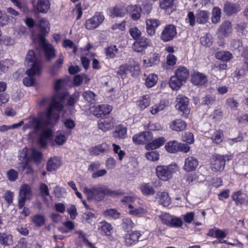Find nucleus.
<instances>
[{
    "instance_id": "nucleus-39",
    "label": "nucleus",
    "mask_w": 248,
    "mask_h": 248,
    "mask_svg": "<svg viewBox=\"0 0 248 248\" xmlns=\"http://www.w3.org/2000/svg\"><path fill=\"white\" fill-rule=\"evenodd\" d=\"M183 82L182 80H180V78L175 75H174L170 78L169 85L173 90L177 91L181 87Z\"/></svg>"
},
{
    "instance_id": "nucleus-1",
    "label": "nucleus",
    "mask_w": 248,
    "mask_h": 248,
    "mask_svg": "<svg viewBox=\"0 0 248 248\" xmlns=\"http://www.w3.org/2000/svg\"><path fill=\"white\" fill-rule=\"evenodd\" d=\"M63 81L60 79L56 81L55 93L51 98V102L44 115L39 114L37 117L30 116L26 119L27 123L23 127L24 130L33 129L35 132L43 130L38 138V143L41 147H46L48 140L52 135V131L46 128L52 124V119L55 122H57L60 117L59 112L64 108L63 102L67 94L66 92L60 91Z\"/></svg>"
},
{
    "instance_id": "nucleus-36",
    "label": "nucleus",
    "mask_w": 248,
    "mask_h": 248,
    "mask_svg": "<svg viewBox=\"0 0 248 248\" xmlns=\"http://www.w3.org/2000/svg\"><path fill=\"white\" fill-rule=\"evenodd\" d=\"M71 134V131L70 130H67L64 133L58 132L55 136L54 141L57 145H62L66 141L67 137Z\"/></svg>"
},
{
    "instance_id": "nucleus-53",
    "label": "nucleus",
    "mask_w": 248,
    "mask_h": 248,
    "mask_svg": "<svg viewBox=\"0 0 248 248\" xmlns=\"http://www.w3.org/2000/svg\"><path fill=\"white\" fill-rule=\"evenodd\" d=\"M221 10L218 7H214L212 11V21L214 23L218 22L220 19Z\"/></svg>"
},
{
    "instance_id": "nucleus-19",
    "label": "nucleus",
    "mask_w": 248,
    "mask_h": 248,
    "mask_svg": "<svg viewBox=\"0 0 248 248\" xmlns=\"http://www.w3.org/2000/svg\"><path fill=\"white\" fill-rule=\"evenodd\" d=\"M141 234L139 231H131L125 234L124 240L127 246H131L135 245L139 242L140 237Z\"/></svg>"
},
{
    "instance_id": "nucleus-60",
    "label": "nucleus",
    "mask_w": 248,
    "mask_h": 248,
    "mask_svg": "<svg viewBox=\"0 0 248 248\" xmlns=\"http://www.w3.org/2000/svg\"><path fill=\"white\" fill-rule=\"evenodd\" d=\"M62 46L64 47H69L73 48V52L76 54L77 52V46L74 42L69 39H65L62 42Z\"/></svg>"
},
{
    "instance_id": "nucleus-37",
    "label": "nucleus",
    "mask_w": 248,
    "mask_h": 248,
    "mask_svg": "<svg viewBox=\"0 0 248 248\" xmlns=\"http://www.w3.org/2000/svg\"><path fill=\"white\" fill-rule=\"evenodd\" d=\"M50 8V3L48 0H38L36 9L38 12L46 13Z\"/></svg>"
},
{
    "instance_id": "nucleus-31",
    "label": "nucleus",
    "mask_w": 248,
    "mask_h": 248,
    "mask_svg": "<svg viewBox=\"0 0 248 248\" xmlns=\"http://www.w3.org/2000/svg\"><path fill=\"white\" fill-rule=\"evenodd\" d=\"M240 11V6L238 4L227 2L224 4V12L227 15H231Z\"/></svg>"
},
{
    "instance_id": "nucleus-2",
    "label": "nucleus",
    "mask_w": 248,
    "mask_h": 248,
    "mask_svg": "<svg viewBox=\"0 0 248 248\" xmlns=\"http://www.w3.org/2000/svg\"><path fill=\"white\" fill-rule=\"evenodd\" d=\"M84 192L89 199H94L97 201L102 200L106 195L114 196L120 194L118 191H112L103 185L97 186L92 189L85 187Z\"/></svg>"
},
{
    "instance_id": "nucleus-49",
    "label": "nucleus",
    "mask_w": 248,
    "mask_h": 248,
    "mask_svg": "<svg viewBox=\"0 0 248 248\" xmlns=\"http://www.w3.org/2000/svg\"><path fill=\"white\" fill-rule=\"evenodd\" d=\"M118 52V49L116 45H110L105 49V54L108 58L113 59Z\"/></svg>"
},
{
    "instance_id": "nucleus-51",
    "label": "nucleus",
    "mask_w": 248,
    "mask_h": 248,
    "mask_svg": "<svg viewBox=\"0 0 248 248\" xmlns=\"http://www.w3.org/2000/svg\"><path fill=\"white\" fill-rule=\"evenodd\" d=\"M122 226L124 230L128 232L133 228L134 223L132 221L131 218H124Z\"/></svg>"
},
{
    "instance_id": "nucleus-16",
    "label": "nucleus",
    "mask_w": 248,
    "mask_h": 248,
    "mask_svg": "<svg viewBox=\"0 0 248 248\" xmlns=\"http://www.w3.org/2000/svg\"><path fill=\"white\" fill-rule=\"evenodd\" d=\"M207 81V76L202 73L194 72L191 76V82L196 86H203Z\"/></svg>"
},
{
    "instance_id": "nucleus-21",
    "label": "nucleus",
    "mask_w": 248,
    "mask_h": 248,
    "mask_svg": "<svg viewBox=\"0 0 248 248\" xmlns=\"http://www.w3.org/2000/svg\"><path fill=\"white\" fill-rule=\"evenodd\" d=\"M146 30L151 36L155 34L156 28L160 25V21L156 19H148L146 21Z\"/></svg>"
},
{
    "instance_id": "nucleus-62",
    "label": "nucleus",
    "mask_w": 248,
    "mask_h": 248,
    "mask_svg": "<svg viewBox=\"0 0 248 248\" xmlns=\"http://www.w3.org/2000/svg\"><path fill=\"white\" fill-rule=\"evenodd\" d=\"M183 141L186 142L188 144H191L194 142V136L192 133L186 132L182 137Z\"/></svg>"
},
{
    "instance_id": "nucleus-6",
    "label": "nucleus",
    "mask_w": 248,
    "mask_h": 248,
    "mask_svg": "<svg viewBox=\"0 0 248 248\" xmlns=\"http://www.w3.org/2000/svg\"><path fill=\"white\" fill-rule=\"evenodd\" d=\"M40 64L38 62H35L33 67L26 72L28 75L27 77L23 78V83L26 86H31L33 85L35 82V78L34 76L35 75H39L41 72Z\"/></svg>"
},
{
    "instance_id": "nucleus-13",
    "label": "nucleus",
    "mask_w": 248,
    "mask_h": 248,
    "mask_svg": "<svg viewBox=\"0 0 248 248\" xmlns=\"http://www.w3.org/2000/svg\"><path fill=\"white\" fill-rule=\"evenodd\" d=\"M151 45V42L150 40L145 37H142L134 42L132 45V48L135 52H141Z\"/></svg>"
},
{
    "instance_id": "nucleus-64",
    "label": "nucleus",
    "mask_w": 248,
    "mask_h": 248,
    "mask_svg": "<svg viewBox=\"0 0 248 248\" xmlns=\"http://www.w3.org/2000/svg\"><path fill=\"white\" fill-rule=\"evenodd\" d=\"M226 104L232 109H235L238 106V102L233 97H230L227 99Z\"/></svg>"
},
{
    "instance_id": "nucleus-10",
    "label": "nucleus",
    "mask_w": 248,
    "mask_h": 248,
    "mask_svg": "<svg viewBox=\"0 0 248 248\" xmlns=\"http://www.w3.org/2000/svg\"><path fill=\"white\" fill-rule=\"evenodd\" d=\"M104 16L101 13L97 12L95 15L86 20L85 26L88 30H93L98 27L104 21Z\"/></svg>"
},
{
    "instance_id": "nucleus-54",
    "label": "nucleus",
    "mask_w": 248,
    "mask_h": 248,
    "mask_svg": "<svg viewBox=\"0 0 248 248\" xmlns=\"http://www.w3.org/2000/svg\"><path fill=\"white\" fill-rule=\"evenodd\" d=\"M31 156L32 159L37 163L41 161L42 154L38 150L32 149L31 150Z\"/></svg>"
},
{
    "instance_id": "nucleus-17",
    "label": "nucleus",
    "mask_w": 248,
    "mask_h": 248,
    "mask_svg": "<svg viewBox=\"0 0 248 248\" xmlns=\"http://www.w3.org/2000/svg\"><path fill=\"white\" fill-rule=\"evenodd\" d=\"M231 198L237 206H241L248 202L247 194L243 193L241 190L233 192Z\"/></svg>"
},
{
    "instance_id": "nucleus-22",
    "label": "nucleus",
    "mask_w": 248,
    "mask_h": 248,
    "mask_svg": "<svg viewBox=\"0 0 248 248\" xmlns=\"http://www.w3.org/2000/svg\"><path fill=\"white\" fill-rule=\"evenodd\" d=\"M198 166L197 159L193 156H188L185 159L183 169L187 172L194 171Z\"/></svg>"
},
{
    "instance_id": "nucleus-5",
    "label": "nucleus",
    "mask_w": 248,
    "mask_h": 248,
    "mask_svg": "<svg viewBox=\"0 0 248 248\" xmlns=\"http://www.w3.org/2000/svg\"><path fill=\"white\" fill-rule=\"evenodd\" d=\"M175 107L177 110L182 113L181 115L184 117L188 118L190 112L188 98L182 94H179L176 98Z\"/></svg>"
},
{
    "instance_id": "nucleus-7",
    "label": "nucleus",
    "mask_w": 248,
    "mask_h": 248,
    "mask_svg": "<svg viewBox=\"0 0 248 248\" xmlns=\"http://www.w3.org/2000/svg\"><path fill=\"white\" fill-rule=\"evenodd\" d=\"M38 43L44 51L45 55L48 61L55 57V50L53 46L46 42L45 37H40V40Z\"/></svg>"
},
{
    "instance_id": "nucleus-14",
    "label": "nucleus",
    "mask_w": 248,
    "mask_h": 248,
    "mask_svg": "<svg viewBox=\"0 0 248 248\" xmlns=\"http://www.w3.org/2000/svg\"><path fill=\"white\" fill-rule=\"evenodd\" d=\"M153 138V134L151 132L144 131L135 135L132 140L136 144H144L150 141Z\"/></svg>"
},
{
    "instance_id": "nucleus-48",
    "label": "nucleus",
    "mask_w": 248,
    "mask_h": 248,
    "mask_svg": "<svg viewBox=\"0 0 248 248\" xmlns=\"http://www.w3.org/2000/svg\"><path fill=\"white\" fill-rule=\"evenodd\" d=\"M26 61L28 63L31 62V67H33L35 62H38L40 64V69H41V62L36 59L35 53L33 50H30L28 51L26 56Z\"/></svg>"
},
{
    "instance_id": "nucleus-35",
    "label": "nucleus",
    "mask_w": 248,
    "mask_h": 248,
    "mask_svg": "<svg viewBox=\"0 0 248 248\" xmlns=\"http://www.w3.org/2000/svg\"><path fill=\"white\" fill-rule=\"evenodd\" d=\"M13 235L8 232H0V244L4 246L11 245L13 242Z\"/></svg>"
},
{
    "instance_id": "nucleus-25",
    "label": "nucleus",
    "mask_w": 248,
    "mask_h": 248,
    "mask_svg": "<svg viewBox=\"0 0 248 248\" xmlns=\"http://www.w3.org/2000/svg\"><path fill=\"white\" fill-rule=\"evenodd\" d=\"M162 223L170 227L177 228L183 224L181 218H160Z\"/></svg>"
},
{
    "instance_id": "nucleus-26",
    "label": "nucleus",
    "mask_w": 248,
    "mask_h": 248,
    "mask_svg": "<svg viewBox=\"0 0 248 248\" xmlns=\"http://www.w3.org/2000/svg\"><path fill=\"white\" fill-rule=\"evenodd\" d=\"M127 13V8L123 6L116 5L109 9L110 16L111 17H123Z\"/></svg>"
},
{
    "instance_id": "nucleus-30",
    "label": "nucleus",
    "mask_w": 248,
    "mask_h": 248,
    "mask_svg": "<svg viewBox=\"0 0 248 248\" xmlns=\"http://www.w3.org/2000/svg\"><path fill=\"white\" fill-rule=\"evenodd\" d=\"M210 13L205 10H198L196 13V22L198 24L206 23L209 18Z\"/></svg>"
},
{
    "instance_id": "nucleus-44",
    "label": "nucleus",
    "mask_w": 248,
    "mask_h": 248,
    "mask_svg": "<svg viewBox=\"0 0 248 248\" xmlns=\"http://www.w3.org/2000/svg\"><path fill=\"white\" fill-rule=\"evenodd\" d=\"M179 143L176 140L170 141L165 145L166 150L169 153H175L179 152Z\"/></svg>"
},
{
    "instance_id": "nucleus-46",
    "label": "nucleus",
    "mask_w": 248,
    "mask_h": 248,
    "mask_svg": "<svg viewBox=\"0 0 248 248\" xmlns=\"http://www.w3.org/2000/svg\"><path fill=\"white\" fill-rule=\"evenodd\" d=\"M232 31V24L229 21H224L220 27V31L224 35H228Z\"/></svg>"
},
{
    "instance_id": "nucleus-27",
    "label": "nucleus",
    "mask_w": 248,
    "mask_h": 248,
    "mask_svg": "<svg viewBox=\"0 0 248 248\" xmlns=\"http://www.w3.org/2000/svg\"><path fill=\"white\" fill-rule=\"evenodd\" d=\"M127 12L130 14L131 18L134 20H138L141 16V8L137 5H131L127 7Z\"/></svg>"
},
{
    "instance_id": "nucleus-3",
    "label": "nucleus",
    "mask_w": 248,
    "mask_h": 248,
    "mask_svg": "<svg viewBox=\"0 0 248 248\" xmlns=\"http://www.w3.org/2000/svg\"><path fill=\"white\" fill-rule=\"evenodd\" d=\"M176 169L177 165L175 164L160 165L156 168V174L160 179L167 181L172 178V174L175 172Z\"/></svg>"
},
{
    "instance_id": "nucleus-61",
    "label": "nucleus",
    "mask_w": 248,
    "mask_h": 248,
    "mask_svg": "<svg viewBox=\"0 0 248 248\" xmlns=\"http://www.w3.org/2000/svg\"><path fill=\"white\" fill-rule=\"evenodd\" d=\"M147 159L151 161H156L159 159V154L156 151L148 152L145 154Z\"/></svg>"
},
{
    "instance_id": "nucleus-23",
    "label": "nucleus",
    "mask_w": 248,
    "mask_h": 248,
    "mask_svg": "<svg viewBox=\"0 0 248 248\" xmlns=\"http://www.w3.org/2000/svg\"><path fill=\"white\" fill-rule=\"evenodd\" d=\"M98 230L101 232V233L103 235L107 236L108 239L111 240L112 238L111 234L113 228L110 224L106 221H101L98 226Z\"/></svg>"
},
{
    "instance_id": "nucleus-43",
    "label": "nucleus",
    "mask_w": 248,
    "mask_h": 248,
    "mask_svg": "<svg viewBox=\"0 0 248 248\" xmlns=\"http://www.w3.org/2000/svg\"><path fill=\"white\" fill-rule=\"evenodd\" d=\"M139 107L144 109L148 107L150 103V97L149 95L146 94L141 96L139 100L137 102Z\"/></svg>"
},
{
    "instance_id": "nucleus-58",
    "label": "nucleus",
    "mask_w": 248,
    "mask_h": 248,
    "mask_svg": "<svg viewBox=\"0 0 248 248\" xmlns=\"http://www.w3.org/2000/svg\"><path fill=\"white\" fill-rule=\"evenodd\" d=\"M63 56L61 55L59 57V59L55 62L51 69V73L53 74H55L56 73L55 71V70L60 68L62 66L63 62Z\"/></svg>"
},
{
    "instance_id": "nucleus-34",
    "label": "nucleus",
    "mask_w": 248,
    "mask_h": 248,
    "mask_svg": "<svg viewBox=\"0 0 248 248\" xmlns=\"http://www.w3.org/2000/svg\"><path fill=\"white\" fill-rule=\"evenodd\" d=\"M60 165L61 160L59 158L51 157L47 161L46 169L48 171H52L56 170Z\"/></svg>"
},
{
    "instance_id": "nucleus-59",
    "label": "nucleus",
    "mask_w": 248,
    "mask_h": 248,
    "mask_svg": "<svg viewBox=\"0 0 248 248\" xmlns=\"http://www.w3.org/2000/svg\"><path fill=\"white\" fill-rule=\"evenodd\" d=\"M129 33L132 38L136 40L142 37L141 36V32L137 28H132L129 30Z\"/></svg>"
},
{
    "instance_id": "nucleus-4",
    "label": "nucleus",
    "mask_w": 248,
    "mask_h": 248,
    "mask_svg": "<svg viewBox=\"0 0 248 248\" xmlns=\"http://www.w3.org/2000/svg\"><path fill=\"white\" fill-rule=\"evenodd\" d=\"M140 71V66L135 62L131 64L125 63L120 66L117 74L118 76L124 79L129 73L132 76L138 75Z\"/></svg>"
},
{
    "instance_id": "nucleus-33",
    "label": "nucleus",
    "mask_w": 248,
    "mask_h": 248,
    "mask_svg": "<svg viewBox=\"0 0 248 248\" xmlns=\"http://www.w3.org/2000/svg\"><path fill=\"white\" fill-rule=\"evenodd\" d=\"M166 140L163 137H159L154 140L151 142L148 143L146 145L147 150H155L162 146Z\"/></svg>"
},
{
    "instance_id": "nucleus-42",
    "label": "nucleus",
    "mask_w": 248,
    "mask_h": 248,
    "mask_svg": "<svg viewBox=\"0 0 248 248\" xmlns=\"http://www.w3.org/2000/svg\"><path fill=\"white\" fill-rule=\"evenodd\" d=\"M126 127L122 125H119L116 128L113 137L115 138L124 139L126 137Z\"/></svg>"
},
{
    "instance_id": "nucleus-55",
    "label": "nucleus",
    "mask_w": 248,
    "mask_h": 248,
    "mask_svg": "<svg viewBox=\"0 0 248 248\" xmlns=\"http://www.w3.org/2000/svg\"><path fill=\"white\" fill-rule=\"evenodd\" d=\"M79 97V93L75 92L69 97L67 105L69 106L74 107L75 104L78 102Z\"/></svg>"
},
{
    "instance_id": "nucleus-40",
    "label": "nucleus",
    "mask_w": 248,
    "mask_h": 248,
    "mask_svg": "<svg viewBox=\"0 0 248 248\" xmlns=\"http://www.w3.org/2000/svg\"><path fill=\"white\" fill-rule=\"evenodd\" d=\"M216 58L223 62H228L232 59V54L228 51H220L215 54Z\"/></svg>"
},
{
    "instance_id": "nucleus-24",
    "label": "nucleus",
    "mask_w": 248,
    "mask_h": 248,
    "mask_svg": "<svg viewBox=\"0 0 248 248\" xmlns=\"http://www.w3.org/2000/svg\"><path fill=\"white\" fill-rule=\"evenodd\" d=\"M112 108L108 105H99L95 108L93 114L97 117H102L103 115L109 114L112 110Z\"/></svg>"
},
{
    "instance_id": "nucleus-11",
    "label": "nucleus",
    "mask_w": 248,
    "mask_h": 248,
    "mask_svg": "<svg viewBox=\"0 0 248 248\" xmlns=\"http://www.w3.org/2000/svg\"><path fill=\"white\" fill-rule=\"evenodd\" d=\"M31 195L30 186L27 184L22 185L20 187L18 196V206L20 209L24 206L26 201L29 199Z\"/></svg>"
},
{
    "instance_id": "nucleus-18",
    "label": "nucleus",
    "mask_w": 248,
    "mask_h": 248,
    "mask_svg": "<svg viewBox=\"0 0 248 248\" xmlns=\"http://www.w3.org/2000/svg\"><path fill=\"white\" fill-rule=\"evenodd\" d=\"M169 125L170 129L172 131L181 132L186 130L187 124L184 120L177 118L171 121Z\"/></svg>"
},
{
    "instance_id": "nucleus-47",
    "label": "nucleus",
    "mask_w": 248,
    "mask_h": 248,
    "mask_svg": "<svg viewBox=\"0 0 248 248\" xmlns=\"http://www.w3.org/2000/svg\"><path fill=\"white\" fill-rule=\"evenodd\" d=\"M157 80L158 77L156 75L150 74L145 79V85L148 88H151L155 85Z\"/></svg>"
},
{
    "instance_id": "nucleus-41",
    "label": "nucleus",
    "mask_w": 248,
    "mask_h": 248,
    "mask_svg": "<svg viewBox=\"0 0 248 248\" xmlns=\"http://www.w3.org/2000/svg\"><path fill=\"white\" fill-rule=\"evenodd\" d=\"M75 228L74 223L67 220L62 223V226L59 227V230L62 233H68L71 232Z\"/></svg>"
},
{
    "instance_id": "nucleus-45",
    "label": "nucleus",
    "mask_w": 248,
    "mask_h": 248,
    "mask_svg": "<svg viewBox=\"0 0 248 248\" xmlns=\"http://www.w3.org/2000/svg\"><path fill=\"white\" fill-rule=\"evenodd\" d=\"M166 107L164 101H161L158 104H155L150 108V111L153 115H155L163 110Z\"/></svg>"
},
{
    "instance_id": "nucleus-28",
    "label": "nucleus",
    "mask_w": 248,
    "mask_h": 248,
    "mask_svg": "<svg viewBox=\"0 0 248 248\" xmlns=\"http://www.w3.org/2000/svg\"><path fill=\"white\" fill-rule=\"evenodd\" d=\"M180 80L186 82L189 76L188 69L182 66H179L175 71V75Z\"/></svg>"
},
{
    "instance_id": "nucleus-52",
    "label": "nucleus",
    "mask_w": 248,
    "mask_h": 248,
    "mask_svg": "<svg viewBox=\"0 0 248 248\" xmlns=\"http://www.w3.org/2000/svg\"><path fill=\"white\" fill-rule=\"evenodd\" d=\"M174 0H160L159 5L161 9L167 11L173 6Z\"/></svg>"
},
{
    "instance_id": "nucleus-20",
    "label": "nucleus",
    "mask_w": 248,
    "mask_h": 248,
    "mask_svg": "<svg viewBox=\"0 0 248 248\" xmlns=\"http://www.w3.org/2000/svg\"><path fill=\"white\" fill-rule=\"evenodd\" d=\"M158 202L164 207L169 206L171 203V198L169 193L166 191L158 192L156 196Z\"/></svg>"
},
{
    "instance_id": "nucleus-63",
    "label": "nucleus",
    "mask_w": 248,
    "mask_h": 248,
    "mask_svg": "<svg viewBox=\"0 0 248 248\" xmlns=\"http://www.w3.org/2000/svg\"><path fill=\"white\" fill-rule=\"evenodd\" d=\"M95 96V94L90 91L85 92L83 93V97L84 99L89 102H91L93 100Z\"/></svg>"
},
{
    "instance_id": "nucleus-9",
    "label": "nucleus",
    "mask_w": 248,
    "mask_h": 248,
    "mask_svg": "<svg viewBox=\"0 0 248 248\" xmlns=\"http://www.w3.org/2000/svg\"><path fill=\"white\" fill-rule=\"evenodd\" d=\"M176 27L172 24L167 25L161 34V39L165 42L171 41L176 35Z\"/></svg>"
},
{
    "instance_id": "nucleus-38",
    "label": "nucleus",
    "mask_w": 248,
    "mask_h": 248,
    "mask_svg": "<svg viewBox=\"0 0 248 248\" xmlns=\"http://www.w3.org/2000/svg\"><path fill=\"white\" fill-rule=\"evenodd\" d=\"M224 137V133L222 130H215L211 136V139L213 143L219 144L223 141Z\"/></svg>"
},
{
    "instance_id": "nucleus-57",
    "label": "nucleus",
    "mask_w": 248,
    "mask_h": 248,
    "mask_svg": "<svg viewBox=\"0 0 248 248\" xmlns=\"http://www.w3.org/2000/svg\"><path fill=\"white\" fill-rule=\"evenodd\" d=\"M7 176L9 181H15L18 177V172L14 169H11L7 172Z\"/></svg>"
},
{
    "instance_id": "nucleus-32",
    "label": "nucleus",
    "mask_w": 248,
    "mask_h": 248,
    "mask_svg": "<svg viewBox=\"0 0 248 248\" xmlns=\"http://www.w3.org/2000/svg\"><path fill=\"white\" fill-rule=\"evenodd\" d=\"M39 33L38 34L39 40H40V37L42 36L45 38V35L49 31V23L47 20L43 19L40 21L39 23Z\"/></svg>"
},
{
    "instance_id": "nucleus-56",
    "label": "nucleus",
    "mask_w": 248,
    "mask_h": 248,
    "mask_svg": "<svg viewBox=\"0 0 248 248\" xmlns=\"http://www.w3.org/2000/svg\"><path fill=\"white\" fill-rule=\"evenodd\" d=\"M112 146L113 147V150L114 153L118 155L119 159L121 161L123 159L124 156L125 155V152L121 150V148L118 145L113 143Z\"/></svg>"
},
{
    "instance_id": "nucleus-8",
    "label": "nucleus",
    "mask_w": 248,
    "mask_h": 248,
    "mask_svg": "<svg viewBox=\"0 0 248 248\" xmlns=\"http://www.w3.org/2000/svg\"><path fill=\"white\" fill-rule=\"evenodd\" d=\"M225 158V156L219 155L214 156L210 164L212 171L217 172L223 170L226 163Z\"/></svg>"
},
{
    "instance_id": "nucleus-12",
    "label": "nucleus",
    "mask_w": 248,
    "mask_h": 248,
    "mask_svg": "<svg viewBox=\"0 0 248 248\" xmlns=\"http://www.w3.org/2000/svg\"><path fill=\"white\" fill-rule=\"evenodd\" d=\"M135 200V198L133 197L126 196L124 197L122 201L128 204V208L130 209L129 213L131 215L137 216L144 215L146 212V210L141 208H136L135 205H134L131 204L134 203Z\"/></svg>"
},
{
    "instance_id": "nucleus-50",
    "label": "nucleus",
    "mask_w": 248,
    "mask_h": 248,
    "mask_svg": "<svg viewBox=\"0 0 248 248\" xmlns=\"http://www.w3.org/2000/svg\"><path fill=\"white\" fill-rule=\"evenodd\" d=\"M140 189L142 194L145 195H153L155 193V190L153 186L148 183L141 185L140 186Z\"/></svg>"
},
{
    "instance_id": "nucleus-15",
    "label": "nucleus",
    "mask_w": 248,
    "mask_h": 248,
    "mask_svg": "<svg viewBox=\"0 0 248 248\" xmlns=\"http://www.w3.org/2000/svg\"><path fill=\"white\" fill-rule=\"evenodd\" d=\"M114 124V118L110 116L101 118L98 121V128L103 132H106L112 129Z\"/></svg>"
},
{
    "instance_id": "nucleus-29",
    "label": "nucleus",
    "mask_w": 248,
    "mask_h": 248,
    "mask_svg": "<svg viewBox=\"0 0 248 248\" xmlns=\"http://www.w3.org/2000/svg\"><path fill=\"white\" fill-rule=\"evenodd\" d=\"M108 151V144L104 142L100 145L94 147H92L89 149L90 153L91 155H97L100 153L107 152Z\"/></svg>"
}]
</instances>
